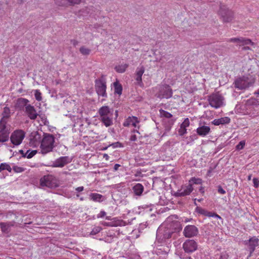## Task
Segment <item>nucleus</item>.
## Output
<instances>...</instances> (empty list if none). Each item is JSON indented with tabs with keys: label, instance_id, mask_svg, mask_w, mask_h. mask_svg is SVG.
<instances>
[{
	"label": "nucleus",
	"instance_id": "22",
	"mask_svg": "<svg viewBox=\"0 0 259 259\" xmlns=\"http://www.w3.org/2000/svg\"><path fill=\"white\" fill-rule=\"evenodd\" d=\"M230 122V118L228 117H221L219 119H215L211 121V123L214 125H219L229 123Z\"/></svg>",
	"mask_w": 259,
	"mask_h": 259
},
{
	"label": "nucleus",
	"instance_id": "53",
	"mask_svg": "<svg viewBox=\"0 0 259 259\" xmlns=\"http://www.w3.org/2000/svg\"><path fill=\"white\" fill-rule=\"evenodd\" d=\"M251 177H252V175H249L248 176V181H250L251 180Z\"/></svg>",
	"mask_w": 259,
	"mask_h": 259
},
{
	"label": "nucleus",
	"instance_id": "17",
	"mask_svg": "<svg viewBox=\"0 0 259 259\" xmlns=\"http://www.w3.org/2000/svg\"><path fill=\"white\" fill-rule=\"evenodd\" d=\"M145 72V68L143 66L139 67L137 68L135 73V80L137 81L138 84L140 86H143L142 82V75Z\"/></svg>",
	"mask_w": 259,
	"mask_h": 259
},
{
	"label": "nucleus",
	"instance_id": "32",
	"mask_svg": "<svg viewBox=\"0 0 259 259\" xmlns=\"http://www.w3.org/2000/svg\"><path fill=\"white\" fill-rule=\"evenodd\" d=\"M159 113L161 117H164L166 118H170L172 116L171 113L162 109L159 110Z\"/></svg>",
	"mask_w": 259,
	"mask_h": 259
},
{
	"label": "nucleus",
	"instance_id": "52",
	"mask_svg": "<svg viewBox=\"0 0 259 259\" xmlns=\"http://www.w3.org/2000/svg\"><path fill=\"white\" fill-rule=\"evenodd\" d=\"M103 157H104V158L106 160H109V156H108V154H104Z\"/></svg>",
	"mask_w": 259,
	"mask_h": 259
},
{
	"label": "nucleus",
	"instance_id": "2",
	"mask_svg": "<svg viewBox=\"0 0 259 259\" xmlns=\"http://www.w3.org/2000/svg\"><path fill=\"white\" fill-rule=\"evenodd\" d=\"M101 121L108 127L113 124V111L108 106H103L98 110Z\"/></svg>",
	"mask_w": 259,
	"mask_h": 259
},
{
	"label": "nucleus",
	"instance_id": "54",
	"mask_svg": "<svg viewBox=\"0 0 259 259\" xmlns=\"http://www.w3.org/2000/svg\"><path fill=\"white\" fill-rule=\"evenodd\" d=\"M243 50H250V48H249V47H244V48H243Z\"/></svg>",
	"mask_w": 259,
	"mask_h": 259
},
{
	"label": "nucleus",
	"instance_id": "49",
	"mask_svg": "<svg viewBox=\"0 0 259 259\" xmlns=\"http://www.w3.org/2000/svg\"><path fill=\"white\" fill-rule=\"evenodd\" d=\"M130 139L131 141H135L137 140V138L136 135L133 134L131 136Z\"/></svg>",
	"mask_w": 259,
	"mask_h": 259
},
{
	"label": "nucleus",
	"instance_id": "18",
	"mask_svg": "<svg viewBox=\"0 0 259 259\" xmlns=\"http://www.w3.org/2000/svg\"><path fill=\"white\" fill-rule=\"evenodd\" d=\"M15 224V221L8 222L6 223L1 222L0 223L1 231L5 233H9L11 231V228L14 227Z\"/></svg>",
	"mask_w": 259,
	"mask_h": 259
},
{
	"label": "nucleus",
	"instance_id": "27",
	"mask_svg": "<svg viewBox=\"0 0 259 259\" xmlns=\"http://www.w3.org/2000/svg\"><path fill=\"white\" fill-rule=\"evenodd\" d=\"M91 199L95 202H100L103 201V196L101 194L98 193H91L90 195Z\"/></svg>",
	"mask_w": 259,
	"mask_h": 259
},
{
	"label": "nucleus",
	"instance_id": "7",
	"mask_svg": "<svg viewBox=\"0 0 259 259\" xmlns=\"http://www.w3.org/2000/svg\"><path fill=\"white\" fill-rule=\"evenodd\" d=\"M25 137V133L22 130L14 131L10 137L11 142L14 146L20 145Z\"/></svg>",
	"mask_w": 259,
	"mask_h": 259
},
{
	"label": "nucleus",
	"instance_id": "13",
	"mask_svg": "<svg viewBox=\"0 0 259 259\" xmlns=\"http://www.w3.org/2000/svg\"><path fill=\"white\" fill-rule=\"evenodd\" d=\"M193 190L192 183L183 186L175 194L176 196L182 197L189 195Z\"/></svg>",
	"mask_w": 259,
	"mask_h": 259
},
{
	"label": "nucleus",
	"instance_id": "47",
	"mask_svg": "<svg viewBox=\"0 0 259 259\" xmlns=\"http://www.w3.org/2000/svg\"><path fill=\"white\" fill-rule=\"evenodd\" d=\"M218 191L220 194H225L226 193V191L224 190L221 186L218 187Z\"/></svg>",
	"mask_w": 259,
	"mask_h": 259
},
{
	"label": "nucleus",
	"instance_id": "3",
	"mask_svg": "<svg viewBox=\"0 0 259 259\" xmlns=\"http://www.w3.org/2000/svg\"><path fill=\"white\" fill-rule=\"evenodd\" d=\"M55 138L52 135H46L42 139L40 146V151L42 154L52 151L54 147Z\"/></svg>",
	"mask_w": 259,
	"mask_h": 259
},
{
	"label": "nucleus",
	"instance_id": "34",
	"mask_svg": "<svg viewBox=\"0 0 259 259\" xmlns=\"http://www.w3.org/2000/svg\"><path fill=\"white\" fill-rule=\"evenodd\" d=\"M36 153H37L36 150H32L31 151H29V150H27L25 156L27 158H31L33 156H34L36 154Z\"/></svg>",
	"mask_w": 259,
	"mask_h": 259
},
{
	"label": "nucleus",
	"instance_id": "31",
	"mask_svg": "<svg viewBox=\"0 0 259 259\" xmlns=\"http://www.w3.org/2000/svg\"><path fill=\"white\" fill-rule=\"evenodd\" d=\"M79 52L82 55L87 56L90 54L91 50L84 46H82L80 48Z\"/></svg>",
	"mask_w": 259,
	"mask_h": 259
},
{
	"label": "nucleus",
	"instance_id": "5",
	"mask_svg": "<svg viewBox=\"0 0 259 259\" xmlns=\"http://www.w3.org/2000/svg\"><path fill=\"white\" fill-rule=\"evenodd\" d=\"M209 105L215 109H218L224 105V98L219 92H215L208 96Z\"/></svg>",
	"mask_w": 259,
	"mask_h": 259
},
{
	"label": "nucleus",
	"instance_id": "38",
	"mask_svg": "<svg viewBox=\"0 0 259 259\" xmlns=\"http://www.w3.org/2000/svg\"><path fill=\"white\" fill-rule=\"evenodd\" d=\"M28 102L27 99L24 98H20L17 100V103L23 106L26 105Z\"/></svg>",
	"mask_w": 259,
	"mask_h": 259
},
{
	"label": "nucleus",
	"instance_id": "46",
	"mask_svg": "<svg viewBox=\"0 0 259 259\" xmlns=\"http://www.w3.org/2000/svg\"><path fill=\"white\" fill-rule=\"evenodd\" d=\"M106 214V213L104 210L101 211L99 213L97 214V218H103L104 217Z\"/></svg>",
	"mask_w": 259,
	"mask_h": 259
},
{
	"label": "nucleus",
	"instance_id": "37",
	"mask_svg": "<svg viewBox=\"0 0 259 259\" xmlns=\"http://www.w3.org/2000/svg\"><path fill=\"white\" fill-rule=\"evenodd\" d=\"M205 216H207L208 217H215V218H218L220 219H222L221 217L218 214H217L214 212L208 211L207 210L206 214Z\"/></svg>",
	"mask_w": 259,
	"mask_h": 259
},
{
	"label": "nucleus",
	"instance_id": "26",
	"mask_svg": "<svg viewBox=\"0 0 259 259\" xmlns=\"http://www.w3.org/2000/svg\"><path fill=\"white\" fill-rule=\"evenodd\" d=\"M9 131H0V142H5L9 140Z\"/></svg>",
	"mask_w": 259,
	"mask_h": 259
},
{
	"label": "nucleus",
	"instance_id": "51",
	"mask_svg": "<svg viewBox=\"0 0 259 259\" xmlns=\"http://www.w3.org/2000/svg\"><path fill=\"white\" fill-rule=\"evenodd\" d=\"M120 166V165L118 164H115L114 166V170H118V168Z\"/></svg>",
	"mask_w": 259,
	"mask_h": 259
},
{
	"label": "nucleus",
	"instance_id": "35",
	"mask_svg": "<svg viewBox=\"0 0 259 259\" xmlns=\"http://www.w3.org/2000/svg\"><path fill=\"white\" fill-rule=\"evenodd\" d=\"M34 96L37 101H40L42 100L41 93L39 90H35Z\"/></svg>",
	"mask_w": 259,
	"mask_h": 259
},
{
	"label": "nucleus",
	"instance_id": "57",
	"mask_svg": "<svg viewBox=\"0 0 259 259\" xmlns=\"http://www.w3.org/2000/svg\"><path fill=\"white\" fill-rule=\"evenodd\" d=\"M104 225H107V226H108V225H108V223H105Z\"/></svg>",
	"mask_w": 259,
	"mask_h": 259
},
{
	"label": "nucleus",
	"instance_id": "19",
	"mask_svg": "<svg viewBox=\"0 0 259 259\" xmlns=\"http://www.w3.org/2000/svg\"><path fill=\"white\" fill-rule=\"evenodd\" d=\"M190 125V121L188 118H185L183 122L180 125V128L178 130L180 136H183L187 133V127Z\"/></svg>",
	"mask_w": 259,
	"mask_h": 259
},
{
	"label": "nucleus",
	"instance_id": "56",
	"mask_svg": "<svg viewBox=\"0 0 259 259\" xmlns=\"http://www.w3.org/2000/svg\"><path fill=\"white\" fill-rule=\"evenodd\" d=\"M255 94L259 95V89L256 92H255Z\"/></svg>",
	"mask_w": 259,
	"mask_h": 259
},
{
	"label": "nucleus",
	"instance_id": "42",
	"mask_svg": "<svg viewBox=\"0 0 259 259\" xmlns=\"http://www.w3.org/2000/svg\"><path fill=\"white\" fill-rule=\"evenodd\" d=\"M55 4L59 6H66V0H55Z\"/></svg>",
	"mask_w": 259,
	"mask_h": 259
},
{
	"label": "nucleus",
	"instance_id": "40",
	"mask_svg": "<svg viewBox=\"0 0 259 259\" xmlns=\"http://www.w3.org/2000/svg\"><path fill=\"white\" fill-rule=\"evenodd\" d=\"M102 230V228L100 226L94 227L91 231V234L92 235H96L99 233Z\"/></svg>",
	"mask_w": 259,
	"mask_h": 259
},
{
	"label": "nucleus",
	"instance_id": "11",
	"mask_svg": "<svg viewBox=\"0 0 259 259\" xmlns=\"http://www.w3.org/2000/svg\"><path fill=\"white\" fill-rule=\"evenodd\" d=\"M199 233L198 229L194 225H187L183 230V235L186 238H192L196 236Z\"/></svg>",
	"mask_w": 259,
	"mask_h": 259
},
{
	"label": "nucleus",
	"instance_id": "23",
	"mask_svg": "<svg viewBox=\"0 0 259 259\" xmlns=\"http://www.w3.org/2000/svg\"><path fill=\"white\" fill-rule=\"evenodd\" d=\"M258 239L255 237L251 238L249 240V248L250 250V256L254 251L256 246L258 245Z\"/></svg>",
	"mask_w": 259,
	"mask_h": 259
},
{
	"label": "nucleus",
	"instance_id": "29",
	"mask_svg": "<svg viewBox=\"0 0 259 259\" xmlns=\"http://www.w3.org/2000/svg\"><path fill=\"white\" fill-rule=\"evenodd\" d=\"M10 109L8 107H5L4 108V110L2 113L3 117L2 119H5V120H7V119L10 117Z\"/></svg>",
	"mask_w": 259,
	"mask_h": 259
},
{
	"label": "nucleus",
	"instance_id": "20",
	"mask_svg": "<svg viewBox=\"0 0 259 259\" xmlns=\"http://www.w3.org/2000/svg\"><path fill=\"white\" fill-rule=\"evenodd\" d=\"M210 127L206 125L200 126L196 129V133L197 135L202 137L206 136L210 133Z\"/></svg>",
	"mask_w": 259,
	"mask_h": 259
},
{
	"label": "nucleus",
	"instance_id": "44",
	"mask_svg": "<svg viewBox=\"0 0 259 259\" xmlns=\"http://www.w3.org/2000/svg\"><path fill=\"white\" fill-rule=\"evenodd\" d=\"M13 169L16 172H21L24 170L23 168L17 166H14Z\"/></svg>",
	"mask_w": 259,
	"mask_h": 259
},
{
	"label": "nucleus",
	"instance_id": "6",
	"mask_svg": "<svg viewBox=\"0 0 259 259\" xmlns=\"http://www.w3.org/2000/svg\"><path fill=\"white\" fill-rule=\"evenodd\" d=\"M41 186H46L49 188H56L59 186L58 179L54 176L48 175L45 176L40 179Z\"/></svg>",
	"mask_w": 259,
	"mask_h": 259
},
{
	"label": "nucleus",
	"instance_id": "48",
	"mask_svg": "<svg viewBox=\"0 0 259 259\" xmlns=\"http://www.w3.org/2000/svg\"><path fill=\"white\" fill-rule=\"evenodd\" d=\"M228 255L226 253H222L220 256V259H228Z\"/></svg>",
	"mask_w": 259,
	"mask_h": 259
},
{
	"label": "nucleus",
	"instance_id": "10",
	"mask_svg": "<svg viewBox=\"0 0 259 259\" xmlns=\"http://www.w3.org/2000/svg\"><path fill=\"white\" fill-rule=\"evenodd\" d=\"M95 89L98 95L107 96L106 82L104 79L100 78L95 80Z\"/></svg>",
	"mask_w": 259,
	"mask_h": 259
},
{
	"label": "nucleus",
	"instance_id": "33",
	"mask_svg": "<svg viewBox=\"0 0 259 259\" xmlns=\"http://www.w3.org/2000/svg\"><path fill=\"white\" fill-rule=\"evenodd\" d=\"M7 122V120H5V119H1L0 121V131H9L6 129Z\"/></svg>",
	"mask_w": 259,
	"mask_h": 259
},
{
	"label": "nucleus",
	"instance_id": "9",
	"mask_svg": "<svg viewBox=\"0 0 259 259\" xmlns=\"http://www.w3.org/2000/svg\"><path fill=\"white\" fill-rule=\"evenodd\" d=\"M169 230H166L163 234V237L165 239H169L171 237L172 234L176 232H179L182 228L180 223L178 221L172 222L169 224Z\"/></svg>",
	"mask_w": 259,
	"mask_h": 259
},
{
	"label": "nucleus",
	"instance_id": "15",
	"mask_svg": "<svg viewBox=\"0 0 259 259\" xmlns=\"http://www.w3.org/2000/svg\"><path fill=\"white\" fill-rule=\"evenodd\" d=\"M229 42L237 43L240 46L250 44L252 46L254 45L251 39L243 37L238 38H231L229 40Z\"/></svg>",
	"mask_w": 259,
	"mask_h": 259
},
{
	"label": "nucleus",
	"instance_id": "30",
	"mask_svg": "<svg viewBox=\"0 0 259 259\" xmlns=\"http://www.w3.org/2000/svg\"><path fill=\"white\" fill-rule=\"evenodd\" d=\"M4 170H7L9 172H11L12 168L9 164L6 163H2L0 164V172Z\"/></svg>",
	"mask_w": 259,
	"mask_h": 259
},
{
	"label": "nucleus",
	"instance_id": "36",
	"mask_svg": "<svg viewBox=\"0 0 259 259\" xmlns=\"http://www.w3.org/2000/svg\"><path fill=\"white\" fill-rule=\"evenodd\" d=\"M191 183L195 184H200L202 183V180L200 178H192L189 180V183Z\"/></svg>",
	"mask_w": 259,
	"mask_h": 259
},
{
	"label": "nucleus",
	"instance_id": "55",
	"mask_svg": "<svg viewBox=\"0 0 259 259\" xmlns=\"http://www.w3.org/2000/svg\"><path fill=\"white\" fill-rule=\"evenodd\" d=\"M106 219L108 220H110V217H106Z\"/></svg>",
	"mask_w": 259,
	"mask_h": 259
},
{
	"label": "nucleus",
	"instance_id": "12",
	"mask_svg": "<svg viewBox=\"0 0 259 259\" xmlns=\"http://www.w3.org/2000/svg\"><path fill=\"white\" fill-rule=\"evenodd\" d=\"M172 91L169 85H164L160 87L158 94L160 98L168 99L172 97Z\"/></svg>",
	"mask_w": 259,
	"mask_h": 259
},
{
	"label": "nucleus",
	"instance_id": "50",
	"mask_svg": "<svg viewBox=\"0 0 259 259\" xmlns=\"http://www.w3.org/2000/svg\"><path fill=\"white\" fill-rule=\"evenodd\" d=\"M84 190V187L83 186L78 187L75 188V190L78 192H82Z\"/></svg>",
	"mask_w": 259,
	"mask_h": 259
},
{
	"label": "nucleus",
	"instance_id": "45",
	"mask_svg": "<svg viewBox=\"0 0 259 259\" xmlns=\"http://www.w3.org/2000/svg\"><path fill=\"white\" fill-rule=\"evenodd\" d=\"M253 186L255 188H257L259 187V180L257 178H253Z\"/></svg>",
	"mask_w": 259,
	"mask_h": 259
},
{
	"label": "nucleus",
	"instance_id": "39",
	"mask_svg": "<svg viewBox=\"0 0 259 259\" xmlns=\"http://www.w3.org/2000/svg\"><path fill=\"white\" fill-rule=\"evenodd\" d=\"M245 145V141L244 140L240 141L238 144L236 146V149L238 150H240L243 149Z\"/></svg>",
	"mask_w": 259,
	"mask_h": 259
},
{
	"label": "nucleus",
	"instance_id": "28",
	"mask_svg": "<svg viewBox=\"0 0 259 259\" xmlns=\"http://www.w3.org/2000/svg\"><path fill=\"white\" fill-rule=\"evenodd\" d=\"M114 87V93L120 95L122 94V85L118 82V81H116L113 83Z\"/></svg>",
	"mask_w": 259,
	"mask_h": 259
},
{
	"label": "nucleus",
	"instance_id": "43",
	"mask_svg": "<svg viewBox=\"0 0 259 259\" xmlns=\"http://www.w3.org/2000/svg\"><path fill=\"white\" fill-rule=\"evenodd\" d=\"M70 5H74L79 4L81 2V0H66Z\"/></svg>",
	"mask_w": 259,
	"mask_h": 259
},
{
	"label": "nucleus",
	"instance_id": "41",
	"mask_svg": "<svg viewBox=\"0 0 259 259\" xmlns=\"http://www.w3.org/2000/svg\"><path fill=\"white\" fill-rule=\"evenodd\" d=\"M196 211L200 213V214H201L202 215H206V212H207V210L200 207H197L196 208Z\"/></svg>",
	"mask_w": 259,
	"mask_h": 259
},
{
	"label": "nucleus",
	"instance_id": "14",
	"mask_svg": "<svg viewBox=\"0 0 259 259\" xmlns=\"http://www.w3.org/2000/svg\"><path fill=\"white\" fill-rule=\"evenodd\" d=\"M72 159L68 156H62L57 159L52 164L54 167H63L71 162Z\"/></svg>",
	"mask_w": 259,
	"mask_h": 259
},
{
	"label": "nucleus",
	"instance_id": "16",
	"mask_svg": "<svg viewBox=\"0 0 259 259\" xmlns=\"http://www.w3.org/2000/svg\"><path fill=\"white\" fill-rule=\"evenodd\" d=\"M25 113L31 120H35L38 115L35 108L30 104L26 106Z\"/></svg>",
	"mask_w": 259,
	"mask_h": 259
},
{
	"label": "nucleus",
	"instance_id": "4",
	"mask_svg": "<svg viewBox=\"0 0 259 259\" xmlns=\"http://www.w3.org/2000/svg\"><path fill=\"white\" fill-rule=\"evenodd\" d=\"M218 14L224 23L231 22L234 19V12L224 4L220 5Z\"/></svg>",
	"mask_w": 259,
	"mask_h": 259
},
{
	"label": "nucleus",
	"instance_id": "21",
	"mask_svg": "<svg viewBox=\"0 0 259 259\" xmlns=\"http://www.w3.org/2000/svg\"><path fill=\"white\" fill-rule=\"evenodd\" d=\"M139 122L137 117L135 116L128 117L123 123L124 126L137 127V124Z\"/></svg>",
	"mask_w": 259,
	"mask_h": 259
},
{
	"label": "nucleus",
	"instance_id": "25",
	"mask_svg": "<svg viewBox=\"0 0 259 259\" xmlns=\"http://www.w3.org/2000/svg\"><path fill=\"white\" fill-rule=\"evenodd\" d=\"M128 67V65L127 64H122L118 65H116L114 67V69L117 72L122 73L126 71Z\"/></svg>",
	"mask_w": 259,
	"mask_h": 259
},
{
	"label": "nucleus",
	"instance_id": "58",
	"mask_svg": "<svg viewBox=\"0 0 259 259\" xmlns=\"http://www.w3.org/2000/svg\"><path fill=\"white\" fill-rule=\"evenodd\" d=\"M134 132H136L137 133H139V132H138V130H134Z\"/></svg>",
	"mask_w": 259,
	"mask_h": 259
},
{
	"label": "nucleus",
	"instance_id": "8",
	"mask_svg": "<svg viewBox=\"0 0 259 259\" xmlns=\"http://www.w3.org/2000/svg\"><path fill=\"white\" fill-rule=\"evenodd\" d=\"M182 246L185 253L191 254L197 250L198 244L193 239H187L183 243Z\"/></svg>",
	"mask_w": 259,
	"mask_h": 259
},
{
	"label": "nucleus",
	"instance_id": "24",
	"mask_svg": "<svg viewBox=\"0 0 259 259\" xmlns=\"http://www.w3.org/2000/svg\"><path fill=\"white\" fill-rule=\"evenodd\" d=\"M144 190V187L143 185L140 183L137 184L133 187V191L136 195L140 196Z\"/></svg>",
	"mask_w": 259,
	"mask_h": 259
},
{
	"label": "nucleus",
	"instance_id": "1",
	"mask_svg": "<svg viewBox=\"0 0 259 259\" xmlns=\"http://www.w3.org/2000/svg\"><path fill=\"white\" fill-rule=\"evenodd\" d=\"M254 69V68H250L248 69L247 75L236 79L234 82L235 87L240 90H243L248 88L254 83L256 75Z\"/></svg>",
	"mask_w": 259,
	"mask_h": 259
}]
</instances>
